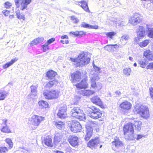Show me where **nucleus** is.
<instances>
[{"mask_svg":"<svg viewBox=\"0 0 153 153\" xmlns=\"http://www.w3.org/2000/svg\"><path fill=\"white\" fill-rule=\"evenodd\" d=\"M86 134L85 137V140L87 141L92 136L93 132V129L92 128L90 127H88L86 128Z\"/></svg>","mask_w":153,"mask_h":153,"instance_id":"21","label":"nucleus"},{"mask_svg":"<svg viewBox=\"0 0 153 153\" xmlns=\"http://www.w3.org/2000/svg\"><path fill=\"white\" fill-rule=\"evenodd\" d=\"M38 103L40 107L41 108H47L48 105V103L43 100L39 101Z\"/></svg>","mask_w":153,"mask_h":153,"instance_id":"33","label":"nucleus"},{"mask_svg":"<svg viewBox=\"0 0 153 153\" xmlns=\"http://www.w3.org/2000/svg\"><path fill=\"white\" fill-rule=\"evenodd\" d=\"M129 39V36L128 35H124L122 36L120 38L121 44L123 46L126 43V42H124V40L126 41Z\"/></svg>","mask_w":153,"mask_h":153,"instance_id":"34","label":"nucleus"},{"mask_svg":"<svg viewBox=\"0 0 153 153\" xmlns=\"http://www.w3.org/2000/svg\"><path fill=\"white\" fill-rule=\"evenodd\" d=\"M71 77L73 82L79 81L81 79V73L79 71H77L72 74Z\"/></svg>","mask_w":153,"mask_h":153,"instance_id":"15","label":"nucleus"},{"mask_svg":"<svg viewBox=\"0 0 153 153\" xmlns=\"http://www.w3.org/2000/svg\"><path fill=\"white\" fill-rule=\"evenodd\" d=\"M4 6L7 8H8L11 6V4L8 2H7L4 4Z\"/></svg>","mask_w":153,"mask_h":153,"instance_id":"49","label":"nucleus"},{"mask_svg":"<svg viewBox=\"0 0 153 153\" xmlns=\"http://www.w3.org/2000/svg\"><path fill=\"white\" fill-rule=\"evenodd\" d=\"M116 34V33L114 32H111L107 33L106 35L107 36L112 39V36H114Z\"/></svg>","mask_w":153,"mask_h":153,"instance_id":"44","label":"nucleus"},{"mask_svg":"<svg viewBox=\"0 0 153 153\" xmlns=\"http://www.w3.org/2000/svg\"><path fill=\"white\" fill-rule=\"evenodd\" d=\"M52 99L57 98L59 94V91L57 90H51Z\"/></svg>","mask_w":153,"mask_h":153,"instance_id":"32","label":"nucleus"},{"mask_svg":"<svg viewBox=\"0 0 153 153\" xmlns=\"http://www.w3.org/2000/svg\"><path fill=\"white\" fill-rule=\"evenodd\" d=\"M1 130L2 132L4 133H8L11 132L10 129L7 126H3Z\"/></svg>","mask_w":153,"mask_h":153,"instance_id":"39","label":"nucleus"},{"mask_svg":"<svg viewBox=\"0 0 153 153\" xmlns=\"http://www.w3.org/2000/svg\"><path fill=\"white\" fill-rule=\"evenodd\" d=\"M82 27L88 28H94L96 29L98 27L97 26H92L88 24H86L85 22L82 23L81 25Z\"/></svg>","mask_w":153,"mask_h":153,"instance_id":"35","label":"nucleus"},{"mask_svg":"<svg viewBox=\"0 0 153 153\" xmlns=\"http://www.w3.org/2000/svg\"><path fill=\"white\" fill-rule=\"evenodd\" d=\"M139 64L140 65V66L141 67L144 68L146 64H147V61L145 59H143L139 61Z\"/></svg>","mask_w":153,"mask_h":153,"instance_id":"42","label":"nucleus"},{"mask_svg":"<svg viewBox=\"0 0 153 153\" xmlns=\"http://www.w3.org/2000/svg\"><path fill=\"white\" fill-rule=\"evenodd\" d=\"M118 24L121 26H123L125 25L126 24V22L124 21H121L120 22H119Z\"/></svg>","mask_w":153,"mask_h":153,"instance_id":"56","label":"nucleus"},{"mask_svg":"<svg viewBox=\"0 0 153 153\" xmlns=\"http://www.w3.org/2000/svg\"><path fill=\"white\" fill-rule=\"evenodd\" d=\"M68 140L70 144L73 146L75 147L78 144V138L77 136L70 135L69 137Z\"/></svg>","mask_w":153,"mask_h":153,"instance_id":"13","label":"nucleus"},{"mask_svg":"<svg viewBox=\"0 0 153 153\" xmlns=\"http://www.w3.org/2000/svg\"><path fill=\"white\" fill-rule=\"evenodd\" d=\"M55 41V39L54 38H52L51 39H49L47 41V42L49 44H50L52 43L53 42Z\"/></svg>","mask_w":153,"mask_h":153,"instance_id":"55","label":"nucleus"},{"mask_svg":"<svg viewBox=\"0 0 153 153\" xmlns=\"http://www.w3.org/2000/svg\"><path fill=\"white\" fill-rule=\"evenodd\" d=\"M17 17L19 19H22L23 20H25V15L23 14H21V13H20V15H17Z\"/></svg>","mask_w":153,"mask_h":153,"instance_id":"47","label":"nucleus"},{"mask_svg":"<svg viewBox=\"0 0 153 153\" xmlns=\"http://www.w3.org/2000/svg\"><path fill=\"white\" fill-rule=\"evenodd\" d=\"M132 105L128 101H125L121 103L119 107L123 110H128L131 108Z\"/></svg>","mask_w":153,"mask_h":153,"instance_id":"16","label":"nucleus"},{"mask_svg":"<svg viewBox=\"0 0 153 153\" xmlns=\"http://www.w3.org/2000/svg\"><path fill=\"white\" fill-rule=\"evenodd\" d=\"M150 94L151 97L153 98V88H150Z\"/></svg>","mask_w":153,"mask_h":153,"instance_id":"62","label":"nucleus"},{"mask_svg":"<svg viewBox=\"0 0 153 153\" xmlns=\"http://www.w3.org/2000/svg\"><path fill=\"white\" fill-rule=\"evenodd\" d=\"M7 93L6 92L0 91V100L5 99L7 96Z\"/></svg>","mask_w":153,"mask_h":153,"instance_id":"40","label":"nucleus"},{"mask_svg":"<svg viewBox=\"0 0 153 153\" xmlns=\"http://www.w3.org/2000/svg\"><path fill=\"white\" fill-rule=\"evenodd\" d=\"M134 136H135V137H136V138L135 139H136L137 140H139L140 139H141V138H142L143 136L142 135H140V134H137V135H135V134H134Z\"/></svg>","mask_w":153,"mask_h":153,"instance_id":"52","label":"nucleus"},{"mask_svg":"<svg viewBox=\"0 0 153 153\" xmlns=\"http://www.w3.org/2000/svg\"><path fill=\"white\" fill-rule=\"evenodd\" d=\"M53 123L56 127L59 129L62 130L64 129L65 127V123L64 122L61 121H54Z\"/></svg>","mask_w":153,"mask_h":153,"instance_id":"24","label":"nucleus"},{"mask_svg":"<svg viewBox=\"0 0 153 153\" xmlns=\"http://www.w3.org/2000/svg\"><path fill=\"white\" fill-rule=\"evenodd\" d=\"M39 43L38 40L37 39H35L33 41H32L29 44V45L31 47L33 45H36L38 43Z\"/></svg>","mask_w":153,"mask_h":153,"instance_id":"45","label":"nucleus"},{"mask_svg":"<svg viewBox=\"0 0 153 153\" xmlns=\"http://www.w3.org/2000/svg\"><path fill=\"white\" fill-rule=\"evenodd\" d=\"M153 68V63H151L146 67L147 69H151Z\"/></svg>","mask_w":153,"mask_h":153,"instance_id":"53","label":"nucleus"},{"mask_svg":"<svg viewBox=\"0 0 153 153\" xmlns=\"http://www.w3.org/2000/svg\"><path fill=\"white\" fill-rule=\"evenodd\" d=\"M70 129L72 132L76 133L80 132L82 129V126L79 123L75 120L72 121L70 123Z\"/></svg>","mask_w":153,"mask_h":153,"instance_id":"9","label":"nucleus"},{"mask_svg":"<svg viewBox=\"0 0 153 153\" xmlns=\"http://www.w3.org/2000/svg\"><path fill=\"white\" fill-rule=\"evenodd\" d=\"M141 20L137 14H134L129 19V22L133 25H136L140 23Z\"/></svg>","mask_w":153,"mask_h":153,"instance_id":"10","label":"nucleus"},{"mask_svg":"<svg viewBox=\"0 0 153 153\" xmlns=\"http://www.w3.org/2000/svg\"><path fill=\"white\" fill-rule=\"evenodd\" d=\"M70 59L71 61L74 62H76L79 64L77 65L82 66L88 64L90 60V59L87 56L86 53H83L80 54L76 59H72L71 58Z\"/></svg>","mask_w":153,"mask_h":153,"instance_id":"2","label":"nucleus"},{"mask_svg":"<svg viewBox=\"0 0 153 153\" xmlns=\"http://www.w3.org/2000/svg\"><path fill=\"white\" fill-rule=\"evenodd\" d=\"M100 142V141L99 138L92 139L88 142V146L92 149H95Z\"/></svg>","mask_w":153,"mask_h":153,"instance_id":"12","label":"nucleus"},{"mask_svg":"<svg viewBox=\"0 0 153 153\" xmlns=\"http://www.w3.org/2000/svg\"><path fill=\"white\" fill-rule=\"evenodd\" d=\"M71 20H76V21H74V22L75 23H77L78 21V20L74 16H72L71 17Z\"/></svg>","mask_w":153,"mask_h":153,"instance_id":"59","label":"nucleus"},{"mask_svg":"<svg viewBox=\"0 0 153 153\" xmlns=\"http://www.w3.org/2000/svg\"><path fill=\"white\" fill-rule=\"evenodd\" d=\"M142 123L139 120H135L134 122V125L135 127V129L137 131H139L141 128Z\"/></svg>","mask_w":153,"mask_h":153,"instance_id":"29","label":"nucleus"},{"mask_svg":"<svg viewBox=\"0 0 153 153\" xmlns=\"http://www.w3.org/2000/svg\"><path fill=\"white\" fill-rule=\"evenodd\" d=\"M76 86L77 88L79 89H85L88 87V84L86 82V79H83L79 83L76 84Z\"/></svg>","mask_w":153,"mask_h":153,"instance_id":"19","label":"nucleus"},{"mask_svg":"<svg viewBox=\"0 0 153 153\" xmlns=\"http://www.w3.org/2000/svg\"><path fill=\"white\" fill-rule=\"evenodd\" d=\"M67 108L65 105L61 107L59 110L57 114V116L61 119L64 118L66 117V111Z\"/></svg>","mask_w":153,"mask_h":153,"instance_id":"14","label":"nucleus"},{"mask_svg":"<svg viewBox=\"0 0 153 153\" xmlns=\"http://www.w3.org/2000/svg\"><path fill=\"white\" fill-rule=\"evenodd\" d=\"M31 1L30 0H22L21 4V7L20 9L22 10H23L27 7V6L30 3Z\"/></svg>","mask_w":153,"mask_h":153,"instance_id":"28","label":"nucleus"},{"mask_svg":"<svg viewBox=\"0 0 153 153\" xmlns=\"http://www.w3.org/2000/svg\"><path fill=\"white\" fill-rule=\"evenodd\" d=\"M18 59L15 58L12 59L10 62H8L3 66V68L4 69L6 68L13 65L16 61L18 60Z\"/></svg>","mask_w":153,"mask_h":153,"instance_id":"30","label":"nucleus"},{"mask_svg":"<svg viewBox=\"0 0 153 153\" xmlns=\"http://www.w3.org/2000/svg\"><path fill=\"white\" fill-rule=\"evenodd\" d=\"M36 39L39 43L42 42L44 40V38L42 37L38 38Z\"/></svg>","mask_w":153,"mask_h":153,"instance_id":"61","label":"nucleus"},{"mask_svg":"<svg viewBox=\"0 0 153 153\" xmlns=\"http://www.w3.org/2000/svg\"><path fill=\"white\" fill-rule=\"evenodd\" d=\"M81 98L80 96L76 95L75 96L73 99V102L71 103L72 105H77L78 103V102Z\"/></svg>","mask_w":153,"mask_h":153,"instance_id":"37","label":"nucleus"},{"mask_svg":"<svg viewBox=\"0 0 153 153\" xmlns=\"http://www.w3.org/2000/svg\"><path fill=\"white\" fill-rule=\"evenodd\" d=\"M90 76L91 87L97 91L100 90L102 87V84L99 82H95L96 81L98 80L100 78L98 74L97 73H94L93 74L90 73Z\"/></svg>","mask_w":153,"mask_h":153,"instance_id":"3","label":"nucleus"},{"mask_svg":"<svg viewBox=\"0 0 153 153\" xmlns=\"http://www.w3.org/2000/svg\"><path fill=\"white\" fill-rule=\"evenodd\" d=\"M43 94L46 99H52L51 91L45 90L44 91Z\"/></svg>","mask_w":153,"mask_h":153,"instance_id":"31","label":"nucleus"},{"mask_svg":"<svg viewBox=\"0 0 153 153\" xmlns=\"http://www.w3.org/2000/svg\"><path fill=\"white\" fill-rule=\"evenodd\" d=\"M14 1L16 5L18 7H19V4H21L22 1V0H14Z\"/></svg>","mask_w":153,"mask_h":153,"instance_id":"50","label":"nucleus"},{"mask_svg":"<svg viewBox=\"0 0 153 153\" xmlns=\"http://www.w3.org/2000/svg\"><path fill=\"white\" fill-rule=\"evenodd\" d=\"M143 56L145 58L149 61L153 60V54L152 51L149 49L146 50L144 51Z\"/></svg>","mask_w":153,"mask_h":153,"instance_id":"17","label":"nucleus"},{"mask_svg":"<svg viewBox=\"0 0 153 153\" xmlns=\"http://www.w3.org/2000/svg\"><path fill=\"white\" fill-rule=\"evenodd\" d=\"M146 25L147 29L148 36L151 38H153V28H150V25L146 24Z\"/></svg>","mask_w":153,"mask_h":153,"instance_id":"27","label":"nucleus"},{"mask_svg":"<svg viewBox=\"0 0 153 153\" xmlns=\"http://www.w3.org/2000/svg\"><path fill=\"white\" fill-rule=\"evenodd\" d=\"M111 49H113L114 48L116 49H117L119 48V45L117 44H111Z\"/></svg>","mask_w":153,"mask_h":153,"instance_id":"48","label":"nucleus"},{"mask_svg":"<svg viewBox=\"0 0 153 153\" xmlns=\"http://www.w3.org/2000/svg\"><path fill=\"white\" fill-rule=\"evenodd\" d=\"M91 100L93 103L97 105H100L102 104L101 100L98 96H95L93 97L91 99Z\"/></svg>","mask_w":153,"mask_h":153,"instance_id":"25","label":"nucleus"},{"mask_svg":"<svg viewBox=\"0 0 153 153\" xmlns=\"http://www.w3.org/2000/svg\"><path fill=\"white\" fill-rule=\"evenodd\" d=\"M5 141L8 144L9 149H11L13 146V143L11 140L9 138H7L6 139Z\"/></svg>","mask_w":153,"mask_h":153,"instance_id":"41","label":"nucleus"},{"mask_svg":"<svg viewBox=\"0 0 153 153\" xmlns=\"http://www.w3.org/2000/svg\"><path fill=\"white\" fill-rule=\"evenodd\" d=\"M48 45L49 44L47 42H46L44 45H42V47L47 48V49H48Z\"/></svg>","mask_w":153,"mask_h":153,"instance_id":"64","label":"nucleus"},{"mask_svg":"<svg viewBox=\"0 0 153 153\" xmlns=\"http://www.w3.org/2000/svg\"><path fill=\"white\" fill-rule=\"evenodd\" d=\"M2 13L5 16H7L10 13V12L7 10H4L3 11Z\"/></svg>","mask_w":153,"mask_h":153,"instance_id":"51","label":"nucleus"},{"mask_svg":"<svg viewBox=\"0 0 153 153\" xmlns=\"http://www.w3.org/2000/svg\"><path fill=\"white\" fill-rule=\"evenodd\" d=\"M42 143L48 147H52L53 146V143L52 142V139L49 136L45 137L42 141Z\"/></svg>","mask_w":153,"mask_h":153,"instance_id":"20","label":"nucleus"},{"mask_svg":"<svg viewBox=\"0 0 153 153\" xmlns=\"http://www.w3.org/2000/svg\"><path fill=\"white\" fill-rule=\"evenodd\" d=\"M7 119H4L3 121V124L4 125V126H7Z\"/></svg>","mask_w":153,"mask_h":153,"instance_id":"63","label":"nucleus"},{"mask_svg":"<svg viewBox=\"0 0 153 153\" xmlns=\"http://www.w3.org/2000/svg\"><path fill=\"white\" fill-rule=\"evenodd\" d=\"M83 112V111L80 109L79 107H74L71 110L70 114L71 116L73 117L81 120H85V115Z\"/></svg>","mask_w":153,"mask_h":153,"instance_id":"5","label":"nucleus"},{"mask_svg":"<svg viewBox=\"0 0 153 153\" xmlns=\"http://www.w3.org/2000/svg\"><path fill=\"white\" fill-rule=\"evenodd\" d=\"M93 67L95 70V72H96L97 73L99 72V71L100 70V68H98V67L95 66L94 64Z\"/></svg>","mask_w":153,"mask_h":153,"instance_id":"54","label":"nucleus"},{"mask_svg":"<svg viewBox=\"0 0 153 153\" xmlns=\"http://www.w3.org/2000/svg\"><path fill=\"white\" fill-rule=\"evenodd\" d=\"M111 45H108L104 47V49L105 50H106L108 51H109L110 50L111 48Z\"/></svg>","mask_w":153,"mask_h":153,"instance_id":"57","label":"nucleus"},{"mask_svg":"<svg viewBox=\"0 0 153 153\" xmlns=\"http://www.w3.org/2000/svg\"><path fill=\"white\" fill-rule=\"evenodd\" d=\"M136 112L140 114L143 118L146 119L149 117V113L148 107L146 106L141 105L135 108Z\"/></svg>","mask_w":153,"mask_h":153,"instance_id":"7","label":"nucleus"},{"mask_svg":"<svg viewBox=\"0 0 153 153\" xmlns=\"http://www.w3.org/2000/svg\"><path fill=\"white\" fill-rule=\"evenodd\" d=\"M61 140V138L59 137L55 136L54 137V142L55 144L57 143Z\"/></svg>","mask_w":153,"mask_h":153,"instance_id":"43","label":"nucleus"},{"mask_svg":"<svg viewBox=\"0 0 153 153\" xmlns=\"http://www.w3.org/2000/svg\"><path fill=\"white\" fill-rule=\"evenodd\" d=\"M94 93V91L90 90H81L80 94L83 96H89Z\"/></svg>","mask_w":153,"mask_h":153,"instance_id":"26","label":"nucleus"},{"mask_svg":"<svg viewBox=\"0 0 153 153\" xmlns=\"http://www.w3.org/2000/svg\"><path fill=\"white\" fill-rule=\"evenodd\" d=\"M149 40H145L139 43V46L142 48L146 46L149 43Z\"/></svg>","mask_w":153,"mask_h":153,"instance_id":"36","label":"nucleus"},{"mask_svg":"<svg viewBox=\"0 0 153 153\" xmlns=\"http://www.w3.org/2000/svg\"><path fill=\"white\" fill-rule=\"evenodd\" d=\"M38 87L37 85H32L30 86L31 94L28 95L30 98H33L36 96L37 94V88Z\"/></svg>","mask_w":153,"mask_h":153,"instance_id":"18","label":"nucleus"},{"mask_svg":"<svg viewBox=\"0 0 153 153\" xmlns=\"http://www.w3.org/2000/svg\"><path fill=\"white\" fill-rule=\"evenodd\" d=\"M136 33L139 39L143 38L146 34V31L143 26L141 25L138 27L136 30Z\"/></svg>","mask_w":153,"mask_h":153,"instance_id":"11","label":"nucleus"},{"mask_svg":"<svg viewBox=\"0 0 153 153\" xmlns=\"http://www.w3.org/2000/svg\"><path fill=\"white\" fill-rule=\"evenodd\" d=\"M79 32H71L70 33V34L77 36L79 35Z\"/></svg>","mask_w":153,"mask_h":153,"instance_id":"58","label":"nucleus"},{"mask_svg":"<svg viewBox=\"0 0 153 153\" xmlns=\"http://www.w3.org/2000/svg\"><path fill=\"white\" fill-rule=\"evenodd\" d=\"M123 73L127 76H129L131 72V70L130 68L124 69L123 70Z\"/></svg>","mask_w":153,"mask_h":153,"instance_id":"38","label":"nucleus"},{"mask_svg":"<svg viewBox=\"0 0 153 153\" xmlns=\"http://www.w3.org/2000/svg\"><path fill=\"white\" fill-rule=\"evenodd\" d=\"M112 145L113 148L115 146L116 148H118L123 146V143L118 138H116L114 141L112 142Z\"/></svg>","mask_w":153,"mask_h":153,"instance_id":"22","label":"nucleus"},{"mask_svg":"<svg viewBox=\"0 0 153 153\" xmlns=\"http://www.w3.org/2000/svg\"><path fill=\"white\" fill-rule=\"evenodd\" d=\"M7 151V147H0V153H6Z\"/></svg>","mask_w":153,"mask_h":153,"instance_id":"46","label":"nucleus"},{"mask_svg":"<svg viewBox=\"0 0 153 153\" xmlns=\"http://www.w3.org/2000/svg\"><path fill=\"white\" fill-rule=\"evenodd\" d=\"M87 110L89 113V116L91 118L97 119L102 116V113L100 110L94 106L92 107L91 109H88Z\"/></svg>","mask_w":153,"mask_h":153,"instance_id":"6","label":"nucleus"},{"mask_svg":"<svg viewBox=\"0 0 153 153\" xmlns=\"http://www.w3.org/2000/svg\"><path fill=\"white\" fill-rule=\"evenodd\" d=\"M44 119V117L40 116L33 115L29 119V121L32 125L37 127Z\"/></svg>","mask_w":153,"mask_h":153,"instance_id":"8","label":"nucleus"},{"mask_svg":"<svg viewBox=\"0 0 153 153\" xmlns=\"http://www.w3.org/2000/svg\"><path fill=\"white\" fill-rule=\"evenodd\" d=\"M61 42L63 43V44H67L69 43V41L68 40L66 39L65 41L64 40H61Z\"/></svg>","mask_w":153,"mask_h":153,"instance_id":"60","label":"nucleus"},{"mask_svg":"<svg viewBox=\"0 0 153 153\" xmlns=\"http://www.w3.org/2000/svg\"><path fill=\"white\" fill-rule=\"evenodd\" d=\"M78 2L79 3V5H80L85 11L88 12H90L88 5L85 1L83 0L81 1Z\"/></svg>","mask_w":153,"mask_h":153,"instance_id":"23","label":"nucleus"},{"mask_svg":"<svg viewBox=\"0 0 153 153\" xmlns=\"http://www.w3.org/2000/svg\"><path fill=\"white\" fill-rule=\"evenodd\" d=\"M123 131L126 140H135L136 137L134 135V130L132 123H129L124 126Z\"/></svg>","mask_w":153,"mask_h":153,"instance_id":"1","label":"nucleus"},{"mask_svg":"<svg viewBox=\"0 0 153 153\" xmlns=\"http://www.w3.org/2000/svg\"><path fill=\"white\" fill-rule=\"evenodd\" d=\"M57 74V73L53 70L48 71L46 74V76L51 80V81L48 82L45 85L46 88H50L53 85H56L58 83V81L55 79V76Z\"/></svg>","mask_w":153,"mask_h":153,"instance_id":"4","label":"nucleus"}]
</instances>
